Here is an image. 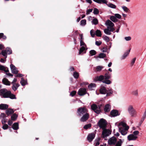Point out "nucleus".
I'll use <instances>...</instances> for the list:
<instances>
[{"mask_svg": "<svg viewBox=\"0 0 146 146\" xmlns=\"http://www.w3.org/2000/svg\"><path fill=\"white\" fill-rule=\"evenodd\" d=\"M111 77V74L107 72L104 75H101L95 78L96 81H100L107 84H110L112 83V81L110 80Z\"/></svg>", "mask_w": 146, "mask_h": 146, "instance_id": "nucleus-1", "label": "nucleus"}, {"mask_svg": "<svg viewBox=\"0 0 146 146\" xmlns=\"http://www.w3.org/2000/svg\"><path fill=\"white\" fill-rule=\"evenodd\" d=\"M127 111L131 117H135L137 115V111L133 106L130 105L127 108Z\"/></svg>", "mask_w": 146, "mask_h": 146, "instance_id": "nucleus-2", "label": "nucleus"}, {"mask_svg": "<svg viewBox=\"0 0 146 146\" xmlns=\"http://www.w3.org/2000/svg\"><path fill=\"white\" fill-rule=\"evenodd\" d=\"M97 124L100 128L103 129L106 128L107 123L105 119L101 118L98 121Z\"/></svg>", "mask_w": 146, "mask_h": 146, "instance_id": "nucleus-3", "label": "nucleus"}, {"mask_svg": "<svg viewBox=\"0 0 146 146\" xmlns=\"http://www.w3.org/2000/svg\"><path fill=\"white\" fill-rule=\"evenodd\" d=\"M88 111L85 107H80L79 108L77 111L78 115L79 116H81L82 115L88 113Z\"/></svg>", "mask_w": 146, "mask_h": 146, "instance_id": "nucleus-4", "label": "nucleus"}, {"mask_svg": "<svg viewBox=\"0 0 146 146\" xmlns=\"http://www.w3.org/2000/svg\"><path fill=\"white\" fill-rule=\"evenodd\" d=\"M118 127L119 132L123 135H125L127 134L128 130L129 128V127L128 126H126L125 128L123 127H120L118 126Z\"/></svg>", "mask_w": 146, "mask_h": 146, "instance_id": "nucleus-5", "label": "nucleus"}, {"mask_svg": "<svg viewBox=\"0 0 146 146\" xmlns=\"http://www.w3.org/2000/svg\"><path fill=\"white\" fill-rule=\"evenodd\" d=\"M103 130L102 137L103 138H105L111 133V131L108 129H106L105 128Z\"/></svg>", "mask_w": 146, "mask_h": 146, "instance_id": "nucleus-6", "label": "nucleus"}, {"mask_svg": "<svg viewBox=\"0 0 146 146\" xmlns=\"http://www.w3.org/2000/svg\"><path fill=\"white\" fill-rule=\"evenodd\" d=\"M117 141V138L113 136L109 139L108 142V144L110 145H114L116 143Z\"/></svg>", "mask_w": 146, "mask_h": 146, "instance_id": "nucleus-7", "label": "nucleus"}, {"mask_svg": "<svg viewBox=\"0 0 146 146\" xmlns=\"http://www.w3.org/2000/svg\"><path fill=\"white\" fill-rule=\"evenodd\" d=\"M87 93L86 89L84 88H80L78 92V95L80 96H83Z\"/></svg>", "mask_w": 146, "mask_h": 146, "instance_id": "nucleus-8", "label": "nucleus"}, {"mask_svg": "<svg viewBox=\"0 0 146 146\" xmlns=\"http://www.w3.org/2000/svg\"><path fill=\"white\" fill-rule=\"evenodd\" d=\"M98 107L97 105L95 104H93L91 106V109L93 110L96 113L99 114L101 112L100 110L98 109Z\"/></svg>", "mask_w": 146, "mask_h": 146, "instance_id": "nucleus-9", "label": "nucleus"}, {"mask_svg": "<svg viewBox=\"0 0 146 146\" xmlns=\"http://www.w3.org/2000/svg\"><path fill=\"white\" fill-rule=\"evenodd\" d=\"M110 115L111 117H114L119 115H120V113L117 110H113L111 111Z\"/></svg>", "mask_w": 146, "mask_h": 146, "instance_id": "nucleus-10", "label": "nucleus"}, {"mask_svg": "<svg viewBox=\"0 0 146 146\" xmlns=\"http://www.w3.org/2000/svg\"><path fill=\"white\" fill-rule=\"evenodd\" d=\"M82 115L80 120L81 122H85L89 118V115L88 113H86Z\"/></svg>", "mask_w": 146, "mask_h": 146, "instance_id": "nucleus-11", "label": "nucleus"}, {"mask_svg": "<svg viewBox=\"0 0 146 146\" xmlns=\"http://www.w3.org/2000/svg\"><path fill=\"white\" fill-rule=\"evenodd\" d=\"M10 67L12 73L13 74H17L19 72L18 70H17L15 66L13 64H11Z\"/></svg>", "mask_w": 146, "mask_h": 146, "instance_id": "nucleus-12", "label": "nucleus"}, {"mask_svg": "<svg viewBox=\"0 0 146 146\" xmlns=\"http://www.w3.org/2000/svg\"><path fill=\"white\" fill-rule=\"evenodd\" d=\"M111 106L109 104H107L104 106V113L106 114L109 112L111 109Z\"/></svg>", "mask_w": 146, "mask_h": 146, "instance_id": "nucleus-13", "label": "nucleus"}, {"mask_svg": "<svg viewBox=\"0 0 146 146\" xmlns=\"http://www.w3.org/2000/svg\"><path fill=\"white\" fill-rule=\"evenodd\" d=\"M95 137V134L92 133L89 134L87 137V140L90 142L92 141Z\"/></svg>", "mask_w": 146, "mask_h": 146, "instance_id": "nucleus-14", "label": "nucleus"}, {"mask_svg": "<svg viewBox=\"0 0 146 146\" xmlns=\"http://www.w3.org/2000/svg\"><path fill=\"white\" fill-rule=\"evenodd\" d=\"M127 139L129 141L135 140L136 139L137 137L133 134L129 135L127 137Z\"/></svg>", "mask_w": 146, "mask_h": 146, "instance_id": "nucleus-15", "label": "nucleus"}, {"mask_svg": "<svg viewBox=\"0 0 146 146\" xmlns=\"http://www.w3.org/2000/svg\"><path fill=\"white\" fill-rule=\"evenodd\" d=\"M107 91H108V90L106 89L105 87H102L100 89V92L102 94H106Z\"/></svg>", "mask_w": 146, "mask_h": 146, "instance_id": "nucleus-16", "label": "nucleus"}, {"mask_svg": "<svg viewBox=\"0 0 146 146\" xmlns=\"http://www.w3.org/2000/svg\"><path fill=\"white\" fill-rule=\"evenodd\" d=\"M11 84L12 85V88L14 91H16L20 85L18 83Z\"/></svg>", "mask_w": 146, "mask_h": 146, "instance_id": "nucleus-17", "label": "nucleus"}, {"mask_svg": "<svg viewBox=\"0 0 146 146\" xmlns=\"http://www.w3.org/2000/svg\"><path fill=\"white\" fill-rule=\"evenodd\" d=\"M105 24L108 27H113L114 26V24L110 20H107L106 23Z\"/></svg>", "mask_w": 146, "mask_h": 146, "instance_id": "nucleus-18", "label": "nucleus"}, {"mask_svg": "<svg viewBox=\"0 0 146 146\" xmlns=\"http://www.w3.org/2000/svg\"><path fill=\"white\" fill-rule=\"evenodd\" d=\"M94 2L98 4H107L108 3L107 0H93Z\"/></svg>", "mask_w": 146, "mask_h": 146, "instance_id": "nucleus-19", "label": "nucleus"}, {"mask_svg": "<svg viewBox=\"0 0 146 146\" xmlns=\"http://www.w3.org/2000/svg\"><path fill=\"white\" fill-rule=\"evenodd\" d=\"M2 83L6 85L10 86L11 84V82L5 78H4L2 80Z\"/></svg>", "mask_w": 146, "mask_h": 146, "instance_id": "nucleus-20", "label": "nucleus"}, {"mask_svg": "<svg viewBox=\"0 0 146 146\" xmlns=\"http://www.w3.org/2000/svg\"><path fill=\"white\" fill-rule=\"evenodd\" d=\"M87 49H86V48L84 46H82L80 48L79 52V54H80L82 52H83V53H86V50Z\"/></svg>", "mask_w": 146, "mask_h": 146, "instance_id": "nucleus-21", "label": "nucleus"}, {"mask_svg": "<svg viewBox=\"0 0 146 146\" xmlns=\"http://www.w3.org/2000/svg\"><path fill=\"white\" fill-rule=\"evenodd\" d=\"M0 70L4 71L6 73H7L9 71L7 67H5L1 64H0Z\"/></svg>", "mask_w": 146, "mask_h": 146, "instance_id": "nucleus-22", "label": "nucleus"}, {"mask_svg": "<svg viewBox=\"0 0 146 146\" xmlns=\"http://www.w3.org/2000/svg\"><path fill=\"white\" fill-rule=\"evenodd\" d=\"M8 107V105L5 104H0V109L5 110L7 109Z\"/></svg>", "mask_w": 146, "mask_h": 146, "instance_id": "nucleus-23", "label": "nucleus"}, {"mask_svg": "<svg viewBox=\"0 0 146 146\" xmlns=\"http://www.w3.org/2000/svg\"><path fill=\"white\" fill-rule=\"evenodd\" d=\"M131 49H130L129 50H127L123 54V55L122 56L121 59V60H123L125 59L126 57L129 54L130 51Z\"/></svg>", "mask_w": 146, "mask_h": 146, "instance_id": "nucleus-24", "label": "nucleus"}, {"mask_svg": "<svg viewBox=\"0 0 146 146\" xmlns=\"http://www.w3.org/2000/svg\"><path fill=\"white\" fill-rule=\"evenodd\" d=\"M14 112L13 110L12 109H9L6 111V113L8 116L13 114Z\"/></svg>", "mask_w": 146, "mask_h": 146, "instance_id": "nucleus-25", "label": "nucleus"}, {"mask_svg": "<svg viewBox=\"0 0 146 146\" xmlns=\"http://www.w3.org/2000/svg\"><path fill=\"white\" fill-rule=\"evenodd\" d=\"M12 128L14 130H17L19 128V124L17 123H15L13 125Z\"/></svg>", "mask_w": 146, "mask_h": 146, "instance_id": "nucleus-26", "label": "nucleus"}, {"mask_svg": "<svg viewBox=\"0 0 146 146\" xmlns=\"http://www.w3.org/2000/svg\"><path fill=\"white\" fill-rule=\"evenodd\" d=\"M106 4L108 7L112 9H115L116 7V6L115 5L111 3H109L108 4L107 3V4Z\"/></svg>", "mask_w": 146, "mask_h": 146, "instance_id": "nucleus-27", "label": "nucleus"}, {"mask_svg": "<svg viewBox=\"0 0 146 146\" xmlns=\"http://www.w3.org/2000/svg\"><path fill=\"white\" fill-rule=\"evenodd\" d=\"M113 93V90L112 89H110L108 90V91H107V92L106 93V96H110Z\"/></svg>", "mask_w": 146, "mask_h": 146, "instance_id": "nucleus-28", "label": "nucleus"}, {"mask_svg": "<svg viewBox=\"0 0 146 146\" xmlns=\"http://www.w3.org/2000/svg\"><path fill=\"white\" fill-rule=\"evenodd\" d=\"M11 93V91H6V92L2 96L3 98H8L9 95Z\"/></svg>", "mask_w": 146, "mask_h": 146, "instance_id": "nucleus-29", "label": "nucleus"}, {"mask_svg": "<svg viewBox=\"0 0 146 146\" xmlns=\"http://www.w3.org/2000/svg\"><path fill=\"white\" fill-rule=\"evenodd\" d=\"M7 90L5 88H3L0 90V95L2 96L6 92Z\"/></svg>", "mask_w": 146, "mask_h": 146, "instance_id": "nucleus-30", "label": "nucleus"}, {"mask_svg": "<svg viewBox=\"0 0 146 146\" xmlns=\"http://www.w3.org/2000/svg\"><path fill=\"white\" fill-rule=\"evenodd\" d=\"M104 33L107 35H110L111 34L109 29V27H108L107 29H105L104 30Z\"/></svg>", "mask_w": 146, "mask_h": 146, "instance_id": "nucleus-31", "label": "nucleus"}, {"mask_svg": "<svg viewBox=\"0 0 146 146\" xmlns=\"http://www.w3.org/2000/svg\"><path fill=\"white\" fill-rule=\"evenodd\" d=\"M110 19L113 22L116 23L118 21V20L114 16H111L110 17Z\"/></svg>", "mask_w": 146, "mask_h": 146, "instance_id": "nucleus-32", "label": "nucleus"}, {"mask_svg": "<svg viewBox=\"0 0 146 146\" xmlns=\"http://www.w3.org/2000/svg\"><path fill=\"white\" fill-rule=\"evenodd\" d=\"M95 35L97 36H101L102 33L101 31L99 30H97L95 31Z\"/></svg>", "mask_w": 146, "mask_h": 146, "instance_id": "nucleus-33", "label": "nucleus"}, {"mask_svg": "<svg viewBox=\"0 0 146 146\" xmlns=\"http://www.w3.org/2000/svg\"><path fill=\"white\" fill-rule=\"evenodd\" d=\"M8 98H9L12 99H16V97L15 95L12 94L11 92V93L9 95Z\"/></svg>", "mask_w": 146, "mask_h": 146, "instance_id": "nucleus-34", "label": "nucleus"}, {"mask_svg": "<svg viewBox=\"0 0 146 146\" xmlns=\"http://www.w3.org/2000/svg\"><path fill=\"white\" fill-rule=\"evenodd\" d=\"M103 68V66H98L96 67V71L100 72Z\"/></svg>", "mask_w": 146, "mask_h": 146, "instance_id": "nucleus-35", "label": "nucleus"}, {"mask_svg": "<svg viewBox=\"0 0 146 146\" xmlns=\"http://www.w3.org/2000/svg\"><path fill=\"white\" fill-rule=\"evenodd\" d=\"M17 117V115L15 113L13 114L11 117V119L13 121H15Z\"/></svg>", "mask_w": 146, "mask_h": 146, "instance_id": "nucleus-36", "label": "nucleus"}, {"mask_svg": "<svg viewBox=\"0 0 146 146\" xmlns=\"http://www.w3.org/2000/svg\"><path fill=\"white\" fill-rule=\"evenodd\" d=\"M106 54L104 53H101L99 54L98 58H104L106 56Z\"/></svg>", "mask_w": 146, "mask_h": 146, "instance_id": "nucleus-37", "label": "nucleus"}, {"mask_svg": "<svg viewBox=\"0 0 146 146\" xmlns=\"http://www.w3.org/2000/svg\"><path fill=\"white\" fill-rule=\"evenodd\" d=\"M92 23L93 25H97L98 23V20L96 18H94L92 21Z\"/></svg>", "mask_w": 146, "mask_h": 146, "instance_id": "nucleus-38", "label": "nucleus"}, {"mask_svg": "<svg viewBox=\"0 0 146 146\" xmlns=\"http://www.w3.org/2000/svg\"><path fill=\"white\" fill-rule=\"evenodd\" d=\"M1 54L5 58H7V53L6 50H2L1 51Z\"/></svg>", "mask_w": 146, "mask_h": 146, "instance_id": "nucleus-39", "label": "nucleus"}, {"mask_svg": "<svg viewBox=\"0 0 146 146\" xmlns=\"http://www.w3.org/2000/svg\"><path fill=\"white\" fill-rule=\"evenodd\" d=\"M122 126V127L125 128L126 126H127L128 125H127V124L126 123L124 122H121L119 123L118 126Z\"/></svg>", "mask_w": 146, "mask_h": 146, "instance_id": "nucleus-40", "label": "nucleus"}, {"mask_svg": "<svg viewBox=\"0 0 146 146\" xmlns=\"http://www.w3.org/2000/svg\"><path fill=\"white\" fill-rule=\"evenodd\" d=\"M83 37H80V46H85L86 47V45L83 41Z\"/></svg>", "mask_w": 146, "mask_h": 146, "instance_id": "nucleus-41", "label": "nucleus"}, {"mask_svg": "<svg viewBox=\"0 0 146 146\" xmlns=\"http://www.w3.org/2000/svg\"><path fill=\"white\" fill-rule=\"evenodd\" d=\"M6 50L8 54H12V50L9 47H7L6 49Z\"/></svg>", "mask_w": 146, "mask_h": 146, "instance_id": "nucleus-42", "label": "nucleus"}, {"mask_svg": "<svg viewBox=\"0 0 146 146\" xmlns=\"http://www.w3.org/2000/svg\"><path fill=\"white\" fill-rule=\"evenodd\" d=\"M122 143L121 139H119V141L116 143L115 146H121Z\"/></svg>", "mask_w": 146, "mask_h": 146, "instance_id": "nucleus-43", "label": "nucleus"}, {"mask_svg": "<svg viewBox=\"0 0 146 146\" xmlns=\"http://www.w3.org/2000/svg\"><path fill=\"white\" fill-rule=\"evenodd\" d=\"M89 53L91 56H93L96 54V52L94 50H92L90 51Z\"/></svg>", "mask_w": 146, "mask_h": 146, "instance_id": "nucleus-44", "label": "nucleus"}, {"mask_svg": "<svg viewBox=\"0 0 146 146\" xmlns=\"http://www.w3.org/2000/svg\"><path fill=\"white\" fill-rule=\"evenodd\" d=\"M20 83L22 86H24L26 85L25 81L23 78H21Z\"/></svg>", "mask_w": 146, "mask_h": 146, "instance_id": "nucleus-45", "label": "nucleus"}, {"mask_svg": "<svg viewBox=\"0 0 146 146\" xmlns=\"http://www.w3.org/2000/svg\"><path fill=\"white\" fill-rule=\"evenodd\" d=\"M79 75L78 72H74L73 76L76 79H77L79 77Z\"/></svg>", "mask_w": 146, "mask_h": 146, "instance_id": "nucleus-46", "label": "nucleus"}, {"mask_svg": "<svg viewBox=\"0 0 146 146\" xmlns=\"http://www.w3.org/2000/svg\"><path fill=\"white\" fill-rule=\"evenodd\" d=\"M95 31L94 30L92 29L90 31V34L91 36H95Z\"/></svg>", "mask_w": 146, "mask_h": 146, "instance_id": "nucleus-47", "label": "nucleus"}, {"mask_svg": "<svg viewBox=\"0 0 146 146\" xmlns=\"http://www.w3.org/2000/svg\"><path fill=\"white\" fill-rule=\"evenodd\" d=\"M96 87V85L94 83H91L88 86V88L90 89H92L93 88H94Z\"/></svg>", "mask_w": 146, "mask_h": 146, "instance_id": "nucleus-48", "label": "nucleus"}, {"mask_svg": "<svg viewBox=\"0 0 146 146\" xmlns=\"http://www.w3.org/2000/svg\"><path fill=\"white\" fill-rule=\"evenodd\" d=\"M91 126V124H88L84 126V128L85 129H87L90 128Z\"/></svg>", "mask_w": 146, "mask_h": 146, "instance_id": "nucleus-49", "label": "nucleus"}, {"mask_svg": "<svg viewBox=\"0 0 146 146\" xmlns=\"http://www.w3.org/2000/svg\"><path fill=\"white\" fill-rule=\"evenodd\" d=\"M100 138H98L97 139H96V143L95 146H98L100 145L99 141L100 140Z\"/></svg>", "mask_w": 146, "mask_h": 146, "instance_id": "nucleus-50", "label": "nucleus"}, {"mask_svg": "<svg viewBox=\"0 0 146 146\" xmlns=\"http://www.w3.org/2000/svg\"><path fill=\"white\" fill-rule=\"evenodd\" d=\"M93 13L94 15H98L99 13V10L96 8H94V11Z\"/></svg>", "mask_w": 146, "mask_h": 146, "instance_id": "nucleus-51", "label": "nucleus"}, {"mask_svg": "<svg viewBox=\"0 0 146 146\" xmlns=\"http://www.w3.org/2000/svg\"><path fill=\"white\" fill-rule=\"evenodd\" d=\"M122 9L123 10L125 11L126 12H128L129 11V9H128L127 7L125 6H123L122 7Z\"/></svg>", "mask_w": 146, "mask_h": 146, "instance_id": "nucleus-52", "label": "nucleus"}, {"mask_svg": "<svg viewBox=\"0 0 146 146\" xmlns=\"http://www.w3.org/2000/svg\"><path fill=\"white\" fill-rule=\"evenodd\" d=\"M81 25H85L86 24V20L83 19L80 21Z\"/></svg>", "mask_w": 146, "mask_h": 146, "instance_id": "nucleus-53", "label": "nucleus"}, {"mask_svg": "<svg viewBox=\"0 0 146 146\" xmlns=\"http://www.w3.org/2000/svg\"><path fill=\"white\" fill-rule=\"evenodd\" d=\"M136 58L135 57V58H134L132 59V61L131 62V64H130V65H131V66H132L134 64V63L135 62V61L136 60Z\"/></svg>", "mask_w": 146, "mask_h": 146, "instance_id": "nucleus-54", "label": "nucleus"}, {"mask_svg": "<svg viewBox=\"0 0 146 146\" xmlns=\"http://www.w3.org/2000/svg\"><path fill=\"white\" fill-rule=\"evenodd\" d=\"M7 117L6 115L4 113H1L0 115V117L5 118Z\"/></svg>", "mask_w": 146, "mask_h": 146, "instance_id": "nucleus-55", "label": "nucleus"}, {"mask_svg": "<svg viewBox=\"0 0 146 146\" xmlns=\"http://www.w3.org/2000/svg\"><path fill=\"white\" fill-rule=\"evenodd\" d=\"M114 16L116 18L120 19L121 18V16L119 14H115Z\"/></svg>", "mask_w": 146, "mask_h": 146, "instance_id": "nucleus-56", "label": "nucleus"}, {"mask_svg": "<svg viewBox=\"0 0 146 146\" xmlns=\"http://www.w3.org/2000/svg\"><path fill=\"white\" fill-rule=\"evenodd\" d=\"M8 125L7 124H4L2 127V128L4 130H5L8 128Z\"/></svg>", "mask_w": 146, "mask_h": 146, "instance_id": "nucleus-57", "label": "nucleus"}, {"mask_svg": "<svg viewBox=\"0 0 146 146\" xmlns=\"http://www.w3.org/2000/svg\"><path fill=\"white\" fill-rule=\"evenodd\" d=\"M92 9H90L87 10L86 11V14L87 15L89 14L90 13L92 12Z\"/></svg>", "mask_w": 146, "mask_h": 146, "instance_id": "nucleus-58", "label": "nucleus"}, {"mask_svg": "<svg viewBox=\"0 0 146 146\" xmlns=\"http://www.w3.org/2000/svg\"><path fill=\"white\" fill-rule=\"evenodd\" d=\"M103 39L106 42H108L110 40V39L109 37H103Z\"/></svg>", "mask_w": 146, "mask_h": 146, "instance_id": "nucleus-59", "label": "nucleus"}, {"mask_svg": "<svg viewBox=\"0 0 146 146\" xmlns=\"http://www.w3.org/2000/svg\"><path fill=\"white\" fill-rule=\"evenodd\" d=\"M76 93V92L75 91H72L70 94V95L72 96H74Z\"/></svg>", "mask_w": 146, "mask_h": 146, "instance_id": "nucleus-60", "label": "nucleus"}, {"mask_svg": "<svg viewBox=\"0 0 146 146\" xmlns=\"http://www.w3.org/2000/svg\"><path fill=\"white\" fill-rule=\"evenodd\" d=\"M102 43V42L100 41H96L95 42L96 44L98 46H100Z\"/></svg>", "mask_w": 146, "mask_h": 146, "instance_id": "nucleus-61", "label": "nucleus"}, {"mask_svg": "<svg viewBox=\"0 0 146 146\" xmlns=\"http://www.w3.org/2000/svg\"><path fill=\"white\" fill-rule=\"evenodd\" d=\"M132 93L134 95H135V96H137L138 94V90H135L133 91L132 92Z\"/></svg>", "mask_w": 146, "mask_h": 146, "instance_id": "nucleus-62", "label": "nucleus"}, {"mask_svg": "<svg viewBox=\"0 0 146 146\" xmlns=\"http://www.w3.org/2000/svg\"><path fill=\"white\" fill-rule=\"evenodd\" d=\"M23 76V75L21 74L17 73V74L15 76V77H22Z\"/></svg>", "mask_w": 146, "mask_h": 146, "instance_id": "nucleus-63", "label": "nucleus"}, {"mask_svg": "<svg viewBox=\"0 0 146 146\" xmlns=\"http://www.w3.org/2000/svg\"><path fill=\"white\" fill-rule=\"evenodd\" d=\"M17 78H15L13 80L12 82H11V84H16V82H17Z\"/></svg>", "mask_w": 146, "mask_h": 146, "instance_id": "nucleus-64", "label": "nucleus"}]
</instances>
